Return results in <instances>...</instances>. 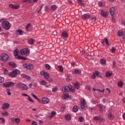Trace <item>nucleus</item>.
<instances>
[{"label": "nucleus", "mask_w": 125, "mask_h": 125, "mask_svg": "<svg viewBox=\"0 0 125 125\" xmlns=\"http://www.w3.org/2000/svg\"><path fill=\"white\" fill-rule=\"evenodd\" d=\"M0 22L2 23V28L5 29V30H8L10 29V23L9 21H5V19H0Z\"/></svg>", "instance_id": "nucleus-1"}, {"label": "nucleus", "mask_w": 125, "mask_h": 125, "mask_svg": "<svg viewBox=\"0 0 125 125\" xmlns=\"http://www.w3.org/2000/svg\"><path fill=\"white\" fill-rule=\"evenodd\" d=\"M20 73V71L18 69H15L8 73V75L11 78H16L18 74Z\"/></svg>", "instance_id": "nucleus-2"}, {"label": "nucleus", "mask_w": 125, "mask_h": 125, "mask_svg": "<svg viewBox=\"0 0 125 125\" xmlns=\"http://www.w3.org/2000/svg\"><path fill=\"white\" fill-rule=\"evenodd\" d=\"M9 59V57L8 56V55L6 54L2 53L0 55V60L1 61L6 62V61H8Z\"/></svg>", "instance_id": "nucleus-3"}, {"label": "nucleus", "mask_w": 125, "mask_h": 125, "mask_svg": "<svg viewBox=\"0 0 125 125\" xmlns=\"http://www.w3.org/2000/svg\"><path fill=\"white\" fill-rule=\"evenodd\" d=\"M17 85L19 87H20V88H21V89H22L23 90H28V86L22 83H18Z\"/></svg>", "instance_id": "nucleus-4"}, {"label": "nucleus", "mask_w": 125, "mask_h": 125, "mask_svg": "<svg viewBox=\"0 0 125 125\" xmlns=\"http://www.w3.org/2000/svg\"><path fill=\"white\" fill-rule=\"evenodd\" d=\"M64 89L65 91H71V92H75V88H73L72 85L64 86Z\"/></svg>", "instance_id": "nucleus-5"}, {"label": "nucleus", "mask_w": 125, "mask_h": 125, "mask_svg": "<svg viewBox=\"0 0 125 125\" xmlns=\"http://www.w3.org/2000/svg\"><path fill=\"white\" fill-rule=\"evenodd\" d=\"M97 106L100 108L99 110L101 113H102V114H103V113H105L106 111V107H105L104 105L99 104H97Z\"/></svg>", "instance_id": "nucleus-6"}, {"label": "nucleus", "mask_w": 125, "mask_h": 125, "mask_svg": "<svg viewBox=\"0 0 125 125\" xmlns=\"http://www.w3.org/2000/svg\"><path fill=\"white\" fill-rule=\"evenodd\" d=\"M21 55H28V54H29V49L25 48L21 50Z\"/></svg>", "instance_id": "nucleus-7"}, {"label": "nucleus", "mask_w": 125, "mask_h": 125, "mask_svg": "<svg viewBox=\"0 0 125 125\" xmlns=\"http://www.w3.org/2000/svg\"><path fill=\"white\" fill-rule=\"evenodd\" d=\"M50 101L49 99L46 97H43L42 99V102L43 104H48Z\"/></svg>", "instance_id": "nucleus-8"}, {"label": "nucleus", "mask_w": 125, "mask_h": 125, "mask_svg": "<svg viewBox=\"0 0 125 125\" xmlns=\"http://www.w3.org/2000/svg\"><path fill=\"white\" fill-rule=\"evenodd\" d=\"M10 106V104L7 103H5L2 104L1 106V109L2 110H5L6 109H8Z\"/></svg>", "instance_id": "nucleus-9"}, {"label": "nucleus", "mask_w": 125, "mask_h": 125, "mask_svg": "<svg viewBox=\"0 0 125 125\" xmlns=\"http://www.w3.org/2000/svg\"><path fill=\"white\" fill-rule=\"evenodd\" d=\"M9 7L13 8V9H19L20 8V5L17 4H10Z\"/></svg>", "instance_id": "nucleus-10"}, {"label": "nucleus", "mask_w": 125, "mask_h": 125, "mask_svg": "<svg viewBox=\"0 0 125 125\" xmlns=\"http://www.w3.org/2000/svg\"><path fill=\"white\" fill-rule=\"evenodd\" d=\"M82 18L84 20H85V19L88 20L90 18V15L88 13L84 14L82 16Z\"/></svg>", "instance_id": "nucleus-11"}, {"label": "nucleus", "mask_w": 125, "mask_h": 125, "mask_svg": "<svg viewBox=\"0 0 125 125\" xmlns=\"http://www.w3.org/2000/svg\"><path fill=\"white\" fill-rule=\"evenodd\" d=\"M101 15H102L103 17H107V16H108V12H107V11L102 10L101 11Z\"/></svg>", "instance_id": "nucleus-12"}, {"label": "nucleus", "mask_w": 125, "mask_h": 125, "mask_svg": "<svg viewBox=\"0 0 125 125\" xmlns=\"http://www.w3.org/2000/svg\"><path fill=\"white\" fill-rule=\"evenodd\" d=\"M105 42V43H106V45H107V46H109V45H110V44L109 43V41L106 38H104V40H103L102 41V44H104V42Z\"/></svg>", "instance_id": "nucleus-13"}, {"label": "nucleus", "mask_w": 125, "mask_h": 125, "mask_svg": "<svg viewBox=\"0 0 125 125\" xmlns=\"http://www.w3.org/2000/svg\"><path fill=\"white\" fill-rule=\"evenodd\" d=\"M24 67H26L28 70H32L33 68H34V66H33L32 64H24L23 65Z\"/></svg>", "instance_id": "nucleus-14"}, {"label": "nucleus", "mask_w": 125, "mask_h": 125, "mask_svg": "<svg viewBox=\"0 0 125 125\" xmlns=\"http://www.w3.org/2000/svg\"><path fill=\"white\" fill-rule=\"evenodd\" d=\"M20 119L19 118H12L11 119V122H13L14 123V122L16 123V124H19L20 123Z\"/></svg>", "instance_id": "nucleus-15"}, {"label": "nucleus", "mask_w": 125, "mask_h": 125, "mask_svg": "<svg viewBox=\"0 0 125 125\" xmlns=\"http://www.w3.org/2000/svg\"><path fill=\"white\" fill-rule=\"evenodd\" d=\"M109 12L111 16H113L115 13V8L114 7H112L109 9Z\"/></svg>", "instance_id": "nucleus-16"}, {"label": "nucleus", "mask_w": 125, "mask_h": 125, "mask_svg": "<svg viewBox=\"0 0 125 125\" xmlns=\"http://www.w3.org/2000/svg\"><path fill=\"white\" fill-rule=\"evenodd\" d=\"M72 73L74 74H81L82 71L80 69H73L72 70Z\"/></svg>", "instance_id": "nucleus-17"}, {"label": "nucleus", "mask_w": 125, "mask_h": 125, "mask_svg": "<svg viewBox=\"0 0 125 125\" xmlns=\"http://www.w3.org/2000/svg\"><path fill=\"white\" fill-rule=\"evenodd\" d=\"M14 54L16 58H17V59H18L19 58L20 56H19V55L18 54V51H17V49H16L14 51Z\"/></svg>", "instance_id": "nucleus-18"}, {"label": "nucleus", "mask_w": 125, "mask_h": 125, "mask_svg": "<svg viewBox=\"0 0 125 125\" xmlns=\"http://www.w3.org/2000/svg\"><path fill=\"white\" fill-rule=\"evenodd\" d=\"M78 1L81 6H83V7L85 6V3H84L83 0H78Z\"/></svg>", "instance_id": "nucleus-19"}, {"label": "nucleus", "mask_w": 125, "mask_h": 125, "mask_svg": "<svg viewBox=\"0 0 125 125\" xmlns=\"http://www.w3.org/2000/svg\"><path fill=\"white\" fill-rule=\"evenodd\" d=\"M8 64L11 67H12V68H16L17 67V65L15 64L14 62H8Z\"/></svg>", "instance_id": "nucleus-20"}, {"label": "nucleus", "mask_w": 125, "mask_h": 125, "mask_svg": "<svg viewBox=\"0 0 125 125\" xmlns=\"http://www.w3.org/2000/svg\"><path fill=\"white\" fill-rule=\"evenodd\" d=\"M64 119L65 120H66V121H71V120H72V118L71 117V116H70V115L69 114H66L64 116Z\"/></svg>", "instance_id": "nucleus-21"}, {"label": "nucleus", "mask_w": 125, "mask_h": 125, "mask_svg": "<svg viewBox=\"0 0 125 125\" xmlns=\"http://www.w3.org/2000/svg\"><path fill=\"white\" fill-rule=\"evenodd\" d=\"M81 101L82 106L84 107L85 106V104H86V102H85V100L84 99H82Z\"/></svg>", "instance_id": "nucleus-22"}, {"label": "nucleus", "mask_w": 125, "mask_h": 125, "mask_svg": "<svg viewBox=\"0 0 125 125\" xmlns=\"http://www.w3.org/2000/svg\"><path fill=\"white\" fill-rule=\"evenodd\" d=\"M74 86L76 89H79L80 88V83L79 82L74 83Z\"/></svg>", "instance_id": "nucleus-23"}, {"label": "nucleus", "mask_w": 125, "mask_h": 125, "mask_svg": "<svg viewBox=\"0 0 125 125\" xmlns=\"http://www.w3.org/2000/svg\"><path fill=\"white\" fill-rule=\"evenodd\" d=\"M1 115H2V116H4V117H6L9 115L8 111H4L1 113Z\"/></svg>", "instance_id": "nucleus-24"}, {"label": "nucleus", "mask_w": 125, "mask_h": 125, "mask_svg": "<svg viewBox=\"0 0 125 125\" xmlns=\"http://www.w3.org/2000/svg\"><path fill=\"white\" fill-rule=\"evenodd\" d=\"M79 111V106L75 105L73 107V111L74 113H77V112Z\"/></svg>", "instance_id": "nucleus-25"}, {"label": "nucleus", "mask_w": 125, "mask_h": 125, "mask_svg": "<svg viewBox=\"0 0 125 125\" xmlns=\"http://www.w3.org/2000/svg\"><path fill=\"white\" fill-rule=\"evenodd\" d=\"M63 98L66 100L68 99V98L71 99V96L69 95L68 94H64L63 95Z\"/></svg>", "instance_id": "nucleus-26"}, {"label": "nucleus", "mask_w": 125, "mask_h": 125, "mask_svg": "<svg viewBox=\"0 0 125 125\" xmlns=\"http://www.w3.org/2000/svg\"><path fill=\"white\" fill-rule=\"evenodd\" d=\"M113 75V73L110 72L109 71H106L105 73V76L107 78L111 77Z\"/></svg>", "instance_id": "nucleus-27"}, {"label": "nucleus", "mask_w": 125, "mask_h": 125, "mask_svg": "<svg viewBox=\"0 0 125 125\" xmlns=\"http://www.w3.org/2000/svg\"><path fill=\"white\" fill-rule=\"evenodd\" d=\"M40 84L41 85H46V84H47V83L44 81V80H42L40 82Z\"/></svg>", "instance_id": "nucleus-28"}, {"label": "nucleus", "mask_w": 125, "mask_h": 125, "mask_svg": "<svg viewBox=\"0 0 125 125\" xmlns=\"http://www.w3.org/2000/svg\"><path fill=\"white\" fill-rule=\"evenodd\" d=\"M117 85L119 87H123L124 86V82L122 81H119L117 84Z\"/></svg>", "instance_id": "nucleus-29"}, {"label": "nucleus", "mask_w": 125, "mask_h": 125, "mask_svg": "<svg viewBox=\"0 0 125 125\" xmlns=\"http://www.w3.org/2000/svg\"><path fill=\"white\" fill-rule=\"evenodd\" d=\"M108 118L109 120H113V119H114V115L112 113H109Z\"/></svg>", "instance_id": "nucleus-30"}, {"label": "nucleus", "mask_w": 125, "mask_h": 125, "mask_svg": "<svg viewBox=\"0 0 125 125\" xmlns=\"http://www.w3.org/2000/svg\"><path fill=\"white\" fill-rule=\"evenodd\" d=\"M100 63L102 65H104L106 64V60L104 59H102L100 60Z\"/></svg>", "instance_id": "nucleus-31"}, {"label": "nucleus", "mask_w": 125, "mask_h": 125, "mask_svg": "<svg viewBox=\"0 0 125 125\" xmlns=\"http://www.w3.org/2000/svg\"><path fill=\"white\" fill-rule=\"evenodd\" d=\"M31 95L33 98H35V99H36V100H38V101H40V99H38V97L36 95H35V94L32 93L31 94Z\"/></svg>", "instance_id": "nucleus-32"}, {"label": "nucleus", "mask_w": 125, "mask_h": 125, "mask_svg": "<svg viewBox=\"0 0 125 125\" xmlns=\"http://www.w3.org/2000/svg\"><path fill=\"white\" fill-rule=\"evenodd\" d=\"M32 25V24L31 23H28L26 27V29L27 31H30L31 30V26Z\"/></svg>", "instance_id": "nucleus-33"}, {"label": "nucleus", "mask_w": 125, "mask_h": 125, "mask_svg": "<svg viewBox=\"0 0 125 125\" xmlns=\"http://www.w3.org/2000/svg\"><path fill=\"white\" fill-rule=\"evenodd\" d=\"M51 9L52 10H55L57 9V6L56 5H52L51 6Z\"/></svg>", "instance_id": "nucleus-34"}, {"label": "nucleus", "mask_w": 125, "mask_h": 125, "mask_svg": "<svg viewBox=\"0 0 125 125\" xmlns=\"http://www.w3.org/2000/svg\"><path fill=\"white\" fill-rule=\"evenodd\" d=\"M63 38H68V32H67V31L63 32Z\"/></svg>", "instance_id": "nucleus-35"}, {"label": "nucleus", "mask_w": 125, "mask_h": 125, "mask_svg": "<svg viewBox=\"0 0 125 125\" xmlns=\"http://www.w3.org/2000/svg\"><path fill=\"white\" fill-rule=\"evenodd\" d=\"M3 86L6 88L9 87L8 82L3 83Z\"/></svg>", "instance_id": "nucleus-36"}, {"label": "nucleus", "mask_w": 125, "mask_h": 125, "mask_svg": "<svg viewBox=\"0 0 125 125\" xmlns=\"http://www.w3.org/2000/svg\"><path fill=\"white\" fill-rule=\"evenodd\" d=\"M9 87H11L12 86H14L15 85V83L13 82H8Z\"/></svg>", "instance_id": "nucleus-37"}, {"label": "nucleus", "mask_w": 125, "mask_h": 125, "mask_svg": "<svg viewBox=\"0 0 125 125\" xmlns=\"http://www.w3.org/2000/svg\"><path fill=\"white\" fill-rule=\"evenodd\" d=\"M45 79H48L49 78V74L47 72H45L43 75Z\"/></svg>", "instance_id": "nucleus-38"}, {"label": "nucleus", "mask_w": 125, "mask_h": 125, "mask_svg": "<svg viewBox=\"0 0 125 125\" xmlns=\"http://www.w3.org/2000/svg\"><path fill=\"white\" fill-rule=\"evenodd\" d=\"M17 33L20 35H23V31L21 30H17Z\"/></svg>", "instance_id": "nucleus-39"}, {"label": "nucleus", "mask_w": 125, "mask_h": 125, "mask_svg": "<svg viewBox=\"0 0 125 125\" xmlns=\"http://www.w3.org/2000/svg\"><path fill=\"white\" fill-rule=\"evenodd\" d=\"M45 67L46 69H47V70H50V68H51L50 65H49V64H45Z\"/></svg>", "instance_id": "nucleus-40"}, {"label": "nucleus", "mask_w": 125, "mask_h": 125, "mask_svg": "<svg viewBox=\"0 0 125 125\" xmlns=\"http://www.w3.org/2000/svg\"><path fill=\"white\" fill-rule=\"evenodd\" d=\"M18 59H20L21 60H27V58L20 56Z\"/></svg>", "instance_id": "nucleus-41"}, {"label": "nucleus", "mask_w": 125, "mask_h": 125, "mask_svg": "<svg viewBox=\"0 0 125 125\" xmlns=\"http://www.w3.org/2000/svg\"><path fill=\"white\" fill-rule=\"evenodd\" d=\"M58 68L60 72H63V66L62 65H59Z\"/></svg>", "instance_id": "nucleus-42"}, {"label": "nucleus", "mask_w": 125, "mask_h": 125, "mask_svg": "<svg viewBox=\"0 0 125 125\" xmlns=\"http://www.w3.org/2000/svg\"><path fill=\"white\" fill-rule=\"evenodd\" d=\"M93 120L94 121H99L100 120V118L99 116H95L93 117Z\"/></svg>", "instance_id": "nucleus-43"}, {"label": "nucleus", "mask_w": 125, "mask_h": 125, "mask_svg": "<svg viewBox=\"0 0 125 125\" xmlns=\"http://www.w3.org/2000/svg\"><path fill=\"white\" fill-rule=\"evenodd\" d=\"M27 97V100L28 101H30V102H32V103H34L33 100L31 98V97H30V96H28Z\"/></svg>", "instance_id": "nucleus-44"}, {"label": "nucleus", "mask_w": 125, "mask_h": 125, "mask_svg": "<svg viewBox=\"0 0 125 125\" xmlns=\"http://www.w3.org/2000/svg\"><path fill=\"white\" fill-rule=\"evenodd\" d=\"M58 90V87H55L52 88V92H55V91H56Z\"/></svg>", "instance_id": "nucleus-45"}, {"label": "nucleus", "mask_w": 125, "mask_h": 125, "mask_svg": "<svg viewBox=\"0 0 125 125\" xmlns=\"http://www.w3.org/2000/svg\"><path fill=\"white\" fill-rule=\"evenodd\" d=\"M118 36H119V37H122V36H123V31H118Z\"/></svg>", "instance_id": "nucleus-46"}, {"label": "nucleus", "mask_w": 125, "mask_h": 125, "mask_svg": "<svg viewBox=\"0 0 125 125\" xmlns=\"http://www.w3.org/2000/svg\"><path fill=\"white\" fill-rule=\"evenodd\" d=\"M28 42L30 44H33V43H34V39H31L29 40Z\"/></svg>", "instance_id": "nucleus-47"}, {"label": "nucleus", "mask_w": 125, "mask_h": 125, "mask_svg": "<svg viewBox=\"0 0 125 125\" xmlns=\"http://www.w3.org/2000/svg\"><path fill=\"white\" fill-rule=\"evenodd\" d=\"M4 82V78L2 77H0V83H2V82Z\"/></svg>", "instance_id": "nucleus-48"}, {"label": "nucleus", "mask_w": 125, "mask_h": 125, "mask_svg": "<svg viewBox=\"0 0 125 125\" xmlns=\"http://www.w3.org/2000/svg\"><path fill=\"white\" fill-rule=\"evenodd\" d=\"M51 115L53 116V117H55V116H56V112L55 111H52L51 112Z\"/></svg>", "instance_id": "nucleus-49"}, {"label": "nucleus", "mask_w": 125, "mask_h": 125, "mask_svg": "<svg viewBox=\"0 0 125 125\" xmlns=\"http://www.w3.org/2000/svg\"><path fill=\"white\" fill-rule=\"evenodd\" d=\"M98 5L99 6L101 7V6H104V5H105V3H102V2H99L98 3Z\"/></svg>", "instance_id": "nucleus-50"}, {"label": "nucleus", "mask_w": 125, "mask_h": 125, "mask_svg": "<svg viewBox=\"0 0 125 125\" xmlns=\"http://www.w3.org/2000/svg\"><path fill=\"white\" fill-rule=\"evenodd\" d=\"M116 51V48L113 47L112 48H111V52H112V53H115V52Z\"/></svg>", "instance_id": "nucleus-51"}, {"label": "nucleus", "mask_w": 125, "mask_h": 125, "mask_svg": "<svg viewBox=\"0 0 125 125\" xmlns=\"http://www.w3.org/2000/svg\"><path fill=\"white\" fill-rule=\"evenodd\" d=\"M0 120H1L2 122V124L3 125L4 124H5V120L3 118H0Z\"/></svg>", "instance_id": "nucleus-52"}, {"label": "nucleus", "mask_w": 125, "mask_h": 125, "mask_svg": "<svg viewBox=\"0 0 125 125\" xmlns=\"http://www.w3.org/2000/svg\"><path fill=\"white\" fill-rule=\"evenodd\" d=\"M22 2H28V3H31V0H23Z\"/></svg>", "instance_id": "nucleus-53"}, {"label": "nucleus", "mask_w": 125, "mask_h": 125, "mask_svg": "<svg viewBox=\"0 0 125 125\" xmlns=\"http://www.w3.org/2000/svg\"><path fill=\"white\" fill-rule=\"evenodd\" d=\"M96 76H97L98 77H100L101 73L100 72L98 71H96L95 73Z\"/></svg>", "instance_id": "nucleus-54"}, {"label": "nucleus", "mask_w": 125, "mask_h": 125, "mask_svg": "<svg viewBox=\"0 0 125 125\" xmlns=\"http://www.w3.org/2000/svg\"><path fill=\"white\" fill-rule=\"evenodd\" d=\"M79 121L81 122V123H83V118L82 117H80L79 118Z\"/></svg>", "instance_id": "nucleus-55"}, {"label": "nucleus", "mask_w": 125, "mask_h": 125, "mask_svg": "<svg viewBox=\"0 0 125 125\" xmlns=\"http://www.w3.org/2000/svg\"><path fill=\"white\" fill-rule=\"evenodd\" d=\"M92 104H97L98 103V101H95V100H92Z\"/></svg>", "instance_id": "nucleus-56"}, {"label": "nucleus", "mask_w": 125, "mask_h": 125, "mask_svg": "<svg viewBox=\"0 0 125 125\" xmlns=\"http://www.w3.org/2000/svg\"><path fill=\"white\" fill-rule=\"evenodd\" d=\"M96 21V17H93L92 18V21L94 23Z\"/></svg>", "instance_id": "nucleus-57"}, {"label": "nucleus", "mask_w": 125, "mask_h": 125, "mask_svg": "<svg viewBox=\"0 0 125 125\" xmlns=\"http://www.w3.org/2000/svg\"><path fill=\"white\" fill-rule=\"evenodd\" d=\"M26 74H23L21 75V77L22 78V79H25L26 78Z\"/></svg>", "instance_id": "nucleus-58"}, {"label": "nucleus", "mask_w": 125, "mask_h": 125, "mask_svg": "<svg viewBox=\"0 0 125 125\" xmlns=\"http://www.w3.org/2000/svg\"><path fill=\"white\" fill-rule=\"evenodd\" d=\"M96 77V75L95 74V73H93L92 76V79H95V78Z\"/></svg>", "instance_id": "nucleus-59"}, {"label": "nucleus", "mask_w": 125, "mask_h": 125, "mask_svg": "<svg viewBox=\"0 0 125 125\" xmlns=\"http://www.w3.org/2000/svg\"><path fill=\"white\" fill-rule=\"evenodd\" d=\"M21 95L22 96H26L27 97H28L29 96V95H28V94H26L25 93H22Z\"/></svg>", "instance_id": "nucleus-60"}, {"label": "nucleus", "mask_w": 125, "mask_h": 125, "mask_svg": "<svg viewBox=\"0 0 125 125\" xmlns=\"http://www.w3.org/2000/svg\"><path fill=\"white\" fill-rule=\"evenodd\" d=\"M67 81H71L72 80V78H71V76L70 75H68L67 78Z\"/></svg>", "instance_id": "nucleus-61"}, {"label": "nucleus", "mask_w": 125, "mask_h": 125, "mask_svg": "<svg viewBox=\"0 0 125 125\" xmlns=\"http://www.w3.org/2000/svg\"><path fill=\"white\" fill-rule=\"evenodd\" d=\"M4 74H5V75H6L7 74H8V70H7V69H4Z\"/></svg>", "instance_id": "nucleus-62"}, {"label": "nucleus", "mask_w": 125, "mask_h": 125, "mask_svg": "<svg viewBox=\"0 0 125 125\" xmlns=\"http://www.w3.org/2000/svg\"><path fill=\"white\" fill-rule=\"evenodd\" d=\"M40 74L41 75H42V76H44V75L45 74V72H44V71H42Z\"/></svg>", "instance_id": "nucleus-63"}, {"label": "nucleus", "mask_w": 125, "mask_h": 125, "mask_svg": "<svg viewBox=\"0 0 125 125\" xmlns=\"http://www.w3.org/2000/svg\"><path fill=\"white\" fill-rule=\"evenodd\" d=\"M32 125H38V123L36 122H32Z\"/></svg>", "instance_id": "nucleus-64"}]
</instances>
